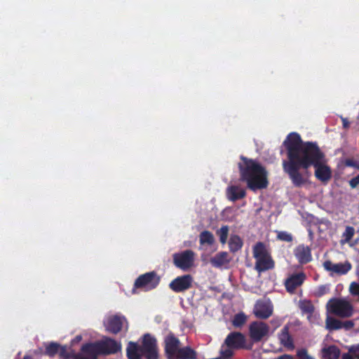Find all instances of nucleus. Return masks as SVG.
Here are the masks:
<instances>
[{
	"mask_svg": "<svg viewBox=\"0 0 359 359\" xmlns=\"http://www.w3.org/2000/svg\"><path fill=\"white\" fill-rule=\"evenodd\" d=\"M283 145L288 161H283V168L294 187H301L307 183L308 172L303 174L299 170H307L311 165L316 168L315 175L319 180L326 182L331 178V170L325 165V154L316 142H303L298 133H291L284 140Z\"/></svg>",
	"mask_w": 359,
	"mask_h": 359,
	"instance_id": "nucleus-1",
	"label": "nucleus"
},
{
	"mask_svg": "<svg viewBox=\"0 0 359 359\" xmlns=\"http://www.w3.org/2000/svg\"><path fill=\"white\" fill-rule=\"evenodd\" d=\"M243 163H238L240 181L245 182L247 187L256 191L267 188L269 185L268 172L256 161L241 156Z\"/></svg>",
	"mask_w": 359,
	"mask_h": 359,
	"instance_id": "nucleus-2",
	"label": "nucleus"
},
{
	"mask_svg": "<svg viewBox=\"0 0 359 359\" xmlns=\"http://www.w3.org/2000/svg\"><path fill=\"white\" fill-rule=\"evenodd\" d=\"M121 349V344L110 337L95 342L86 343L81 347V351L87 355V359H97L100 355L114 354Z\"/></svg>",
	"mask_w": 359,
	"mask_h": 359,
	"instance_id": "nucleus-3",
	"label": "nucleus"
},
{
	"mask_svg": "<svg viewBox=\"0 0 359 359\" xmlns=\"http://www.w3.org/2000/svg\"><path fill=\"white\" fill-rule=\"evenodd\" d=\"M252 254L256 260L255 269L257 272L261 273L274 268L275 263L264 243L257 242L253 246Z\"/></svg>",
	"mask_w": 359,
	"mask_h": 359,
	"instance_id": "nucleus-4",
	"label": "nucleus"
},
{
	"mask_svg": "<svg viewBox=\"0 0 359 359\" xmlns=\"http://www.w3.org/2000/svg\"><path fill=\"white\" fill-rule=\"evenodd\" d=\"M245 336L239 332H230L224 339L220 350L223 359H230L233 355V350L246 348Z\"/></svg>",
	"mask_w": 359,
	"mask_h": 359,
	"instance_id": "nucleus-5",
	"label": "nucleus"
},
{
	"mask_svg": "<svg viewBox=\"0 0 359 359\" xmlns=\"http://www.w3.org/2000/svg\"><path fill=\"white\" fill-rule=\"evenodd\" d=\"M327 309L333 315L340 318H349L353 314V306L344 299L332 298L327 303Z\"/></svg>",
	"mask_w": 359,
	"mask_h": 359,
	"instance_id": "nucleus-6",
	"label": "nucleus"
},
{
	"mask_svg": "<svg viewBox=\"0 0 359 359\" xmlns=\"http://www.w3.org/2000/svg\"><path fill=\"white\" fill-rule=\"evenodd\" d=\"M161 277L154 271L139 276L134 283L133 292L135 289L142 288L146 291L155 289L160 283Z\"/></svg>",
	"mask_w": 359,
	"mask_h": 359,
	"instance_id": "nucleus-7",
	"label": "nucleus"
},
{
	"mask_svg": "<svg viewBox=\"0 0 359 359\" xmlns=\"http://www.w3.org/2000/svg\"><path fill=\"white\" fill-rule=\"evenodd\" d=\"M194 252L191 250H186L173 255V263L176 267L186 271L194 266Z\"/></svg>",
	"mask_w": 359,
	"mask_h": 359,
	"instance_id": "nucleus-8",
	"label": "nucleus"
},
{
	"mask_svg": "<svg viewBox=\"0 0 359 359\" xmlns=\"http://www.w3.org/2000/svg\"><path fill=\"white\" fill-rule=\"evenodd\" d=\"M270 327L263 321H253L249 325V337L255 342H259L269 335Z\"/></svg>",
	"mask_w": 359,
	"mask_h": 359,
	"instance_id": "nucleus-9",
	"label": "nucleus"
},
{
	"mask_svg": "<svg viewBox=\"0 0 359 359\" xmlns=\"http://www.w3.org/2000/svg\"><path fill=\"white\" fill-rule=\"evenodd\" d=\"M141 349L146 359L158 358L156 339L150 334H144Z\"/></svg>",
	"mask_w": 359,
	"mask_h": 359,
	"instance_id": "nucleus-10",
	"label": "nucleus"
},
{
	"mask_svg": "<svg viewBox=\"0 0 359 359\" xmlns=\"http://www.w3.org/2000/svg\"><path fill=\"white\" fill-rule=\"evenodd\" d=\"M164 352L167 359H175L180 349V341L172 332H170L163 341Z\"/></svg>",
	"mask_w": 359,
	"mask_h": 359,
	"instance_id": "nucleus-11",
	"label": "nucleus"
},
{
	"mask_svg": "<svg viewBox=\"0 0 359 359\" xmlns=\"http://www.w3.org/2000/svg\"><path fill=\"white\" fill-rule=\"evenodd\" d=\"M193 278L190 274L177 276L169 283V287L176 293L184 292L192 286Z\"/></svg>",
	"mask_w": 359,
	"mask_h": 359,
	"instance_id": "nucleus-12",
	"label": "nucleus"
},
{
	"mask_svg": "<svg viewBox=\"0 0 359 359\" xmlns=\"http://www.w3.org/2000/svg\"><path fill=\"white\" fill-rule=\"evenodd\" d=\"M124 317H121L117 315L109 316L106 320L104 321V326L107 332L116 334L120 332L123 327Z\"/></svg>",
	"mask_w": 359,
	"mask_h": 359,
	"instance_id": "nucleus-13",
	"label": "nucleus"
},
{
	"mask_svg": "<svg viewBox=\"0 0 359 359\" xmlns=\"http://www.w3.org/2000/svg\"><path fill=\"white\" fill-rule=\"evenodd\" d=\"M306 275L303 272L294 273L289 276L285 281V287L290 294L295 293L297 287H300L306 280Z\"/></svg>",
	"mask_w": 359,
	"mask_h": 359,
	"instance_id": "nucleus-14",
	"label": "nucleus"
},
{
	"mask_svg": "<svg viewBox=\"0 0 359 359\" xmlns=\"http://www.w3.org/2000/svg\"><path fill=\"white\" fill-rule=\"evenodd\" d=\"M324 269L332 273L337 275L346 274L352 268L351 264L348 261L344 263L333 264L330 260H326L323 262Z\"/></svg>",
	"mask_w": 359,
	"mask_h": 359,
	"instance_id": "nucleus-15",
	"label": "nucleus"
},
{
	"mask_svg": "<svg viewBox=\"0 0 359 359\" xmlns=\"http://www.w3.org/2000/svg\"><path fill=\"white\" fill-rule=\"evenodd\" d=\"M294 255L301 264H306L312 260L311 248L304 244L299 245L295 248Z\"/></svg>",
	"mask_w": 359,
	"mask_h": 359,
	"instance_id": "nucleus-16",
	"label": "nucleus"
},
{
	"mask_svg": "<svg viewBox=\"0 0 359 359\" xmlns=\"http://www.w3.org/2000/svg\"><path fill=\"white\" fill-rule=\"evenodd\" d=\"M226 198L233 202L242 199L246 196L245 189L238 185L229 186L226 189Z\"/></svg>",
	"mask_w": 359,
	"mask_h": 359,
	"instance_id": "nucleus-17",
	"label": "nucleus"
},
{
	"mask_svg": "<svg viewBox=\"0 0 359 359\" xmlns=\"http://www.w3.org/2000/svg\"><path fill=\"white\" fill-rule=\"evenodd\" d=\"M273 313L272 307L266 302H258L254 309V313L256 317L260 319L269 318Z\"/></svg>",
	"mask_w": 359,
	"mask_h": 359,
	"instance_id": "nucleus-18",
	"label": "nucleus"
},
{
	"mask_svg": "<svg viewBox=\"0 0 359 359\" xmlns=\"http://www.w3.org/2000/svg\"><path fill=\"white\" fill-rule=\"evenodd\" d=\"M278 339L281 345L289 350L294 348L293 339L289 332V327L285 325L278 334Z\"/></svg>",
	"mask_w": 359,
	"mask_h": 359,
	"instance_id": "nucleus-19",
	"label": "nucleus"
},
{
	"mask_svg": "<svg viewBox=\"0 0 359 359\" xmlns=\"http://www.w3.org/2000/svg\"><path fill=\"white\" fill-rule=\"evenodd\" d=\"M60 358L62 359H87V355L80 350L79 353H74V351H68L67 346H60V351L57 353Z\"/></svg>",
	"mask_w": 359,
	"mask_h": 359,
	"instance_id": "nucleus-20",
	"label": "nucleus"
},
{
	"mask_svg": "<svg viewBox=\"0 0 359 359\" xmlns=\"http://www.w3.org/2000/svg\"><path fill=\"white\" fill-rule=\"evenodd\" d=\"M126 354L128 359H142L143 354L142 353L141 346L135 342L130 341L127 346Z\"/></svg>",
	"mask_w": 359,
	"mask_h": 359,
	"instance_id": "nucleus-21",
	"label": "nucleus"
},
{
	"mask_svg": "<svg viewBox=\"0 0 359 359\" xmlns=\"http://www.w3.org/2000/svg\"><path fill=\"white\" fill-rule=\"evenodd\" d=\"M230 262L229 254L226 252H220L210 259L211 264L217 268L222 267Z\"/></svg>",
	"mask_w": 359,
	"mask_h": 359,
	"instance_id": "nucleus-22",
	"label": "nucleus"
},
{
	"mask_svg": "<svg viewBox=\"0 0 359 359\" xmlns=\"http://www.w3.org/2000/svg\"><path fill=\"white\" fill-rule=\"evenodd\" d=\"M175 359H197V353L190 346L180 348Z\"/></svg>",
	"mask_w": 359,
	"mask_h": 359,
	"instance_id": "nucleus-23",
	"label": "nucleus"
},
{
	"mask_svg": "<svg viewBox=\"0 0 359 359\" xmlns=\"http://www.w3.org/2000/svg\"><path fill=\"white\" fill-rule=\"evenodd\" d=\"M340 355L339 348L331 345L323 349V359H339Z\"/></svg>",
	"mask_w": 359,
	"mask_h": 359,
	"instance_id": "nucleus-24",
	"label": "nucleus"
},
{
	"mask_svg": "<svg viewBox=\"0 0 359 359\" xmlns=\"http://www.w3.org/2000/svg\"><path fill=\"white\" fill-rule=\"evenodd\" d=\"M243 245L241 238L238 235H231L229 241V247L231 252L235 253L240 250Z\"/></svg>",
	"mask_w": 359,
	"mask_h": 359,
	"instance_id": "nucleus-25",
	"label": "nucleus"
},
{
	"mask_svg": "<svg viewBox=\"0 0 359 359\" xmlns=\"http://www.w3.org/2000/svg\"><path fill=\"white\" fill-rule=\"evenodd\" d=\"M43 345L45 347V351H43V354L50 358L54 357L60 351V344L59 343L51 341L44 343Z\"/></svg>",
	"mask_w": 359,
	"mask_h": 359,
	"instance_id": "nucleus-26",
	"label": "nucleus"
},
{
	"mask_svg": "<svg viewBox=\"0 0 359 359\" xmlns=\"http://www.w3.org/2000/svg\"><path fill=\"white\" fill-rule=\"evenodd\" d=\"M215 241V237L212 233L209 231L205 230L199 235V242L202 245L206 244L210 246L214 244Z\"/></svg>",
	"mask_w": 359,
	"mask_h": 359,
	"instance_id": "nucleus-27",
	"label": "nucleus"
},
{
	"mask_svg": "<svg viewBox=\"0 0 359 359\" xmlns=\"http://www.w3.org/2000/svg\"><path fill=\"white\" fill-rule=\"evenodd\" d=\"M355 229L351 226H346L345 231L342 233L341 243L345 244L348 243L353 238L355 235Z\"/></svg>",
	"mask_w": 359,
	"mask_h": 359,
	"instance_id": "nucleus-28",
	"label": "nucleus"
},
{
	"mask_svg": "<svg viewBox=\"0 0 359 359\" xmlns=\"http://www.w3.org/2000/svg\"><path fill=\"white\" fill-rule=\"evenodd\" d=\"M326 327L329 330H337L342 328V322L334 318H328L326 320Z\"/></svg>",
	"mask_w": 359,
	"mask_h": 359,
	"instance_id": "nucleus-29",
	"label": "nucleus"
},
{
	"mask_svg": "<svg viewBox=\"0 0 359 359\" xmlns=\"http://www.w3.org/2000/svg\"><path fill=\"white\" fill-rule=\"evenodd\" d=\"M299 307L302 311L304 313L311 315L314 312V306L312 302L309 300L300 301Z\"/></svg>",
	"mask_w": 359,
	"mask_h": 359,
	"instance_id": "nucleus-30",
	"label": "nucleus"
},
{
	"mask_svg": "<svg viewBox=\"0 0 359 359\" xmlns=\"http://www.w3.org/2000/svg\"><path fill=\"white\" fill-rule=\"evenodd\" d=\"M247 320V317L244 313L241 312L234 316L232 324L235 327H241Z\"/></svg>",
	"mask_w": 359,
	"mask_h": 359,
	"instance_id": "nucleus-31",
	"label": "nucleus"
},
{
	"mask_svg": "<svg viewBox=\"0 0 359 359\" xmlns=\"http://www.w3.org/2000/svg\"><path fill=\"white\" fill-rule=\"evenodd\" d=\"M229 226L227 225H224L216 231V233L219 236V241L222 244H225L226 243L229 236Z\"/></svg>",
	"mask_w": 359,
	"mask_h": 359,
	"instance_id": "nucleus-32",
	"label": "nucleus"
},
{
	"mask_svg": "<svg viewBox=\"0 0 359 359\" xmlns=\"http://www.w3.org/2000/svg\"><path fill=\"white\" fill-rule=\"evenodd\" d=\"M277 239L281 241L290 243L293 240V236L287 231H281L277 232Z\"/></svg>",
	"mask_w": 359,
	"mask_h": 359,
	"instance_id": "nucleus-33",
	"label": "nucleus"
},
{
	"mask_svg": "<svg viewBox=\"0 0 359 359\" xmlns=\"http://www.w3.org/2000/svg\"><path fill=\"white\" fill-rule=\"evenodd\" d=\"M349 292L353 296L359 297V283L352 282L349 286Z\"/></svg>",
	"mask_w": 359,
	"mask_h": 359,
	"instance_id": "nucleus-34",
	"label": "nucleus"
},
{
	"mask_svg": "<svg viewBox=\"0 0 359 359\" xmlns=\"http://www.w3.org/2000/svg\"><path fill=\"white\" fill-rule=\"evenodd\" d=\"M297 355L299 359H313V358L308 354L307 351L304 348L298 350L297 352Z\"/></svg>",
	"mask_w": 359,
	"mask_h": 359,
	"instance_id": "nucleus-35",
	"label": "nucleus"
},
{
	"mask_svg": "<svg viewBox=\"0 0 359 359\" xmlns=\"http://www.w3.org/2000/svg\"><path fill=\"white\" fill-rule=\"evenodd\" d=\"M348 351L350 353L353 354V355L359 359V344H353L348 348Z\"/></svg>",
	"mask_w": 359,
	"mask_h": 359,
	"instance_id": "nucleus-36",
	"label": "nucleus"
},
{
	"mask_svg": "<svg viewBox=\"0 0 359 359\" xmlns=\"http://www.w3.org/2000/svg\"><path fill=\"white\" fill-rule=\"evenodd\" d=\"M349 185L352 189H355L359 185V174L349 180Z\"/></svg>",
	"mask_w": 359,
	"mask_h": 359,
	"instance_id": "nucleus-37",
	"label": "nucleus"
},
{
	"mask_svg": "<svg viewBox=\"0 0 359 359\" xmlns=\"http://www.w3.org/2000/svg\"><path fill=\"white\" fill-rule=\"evenodd\" d=\"M354 326V323L352 320H346L342 322V327H345L346 330H349Z\"/></svg>",
	"mask_w": 359,
	"mask_h": 359,
	"instance_id": "nucleus-38",
	"label": "nucleus"
},
{
	"mask_svg": "<svg viewBox=\"0 0 359 359\" xmlns=\"http://www.w3.org/2000/svg\"><path fill=\"white\" fill-rule=\"evenodd\" d=\"M355 358H356L353 355V354H351L349 352L346 353H344L342 355V359H355Z\"/></svg>",
	"mask_w": 359,
	"mask_h": 359,
	"instance_id": "nucleus-39",
	"label": "nucleus"
},
{
	"mask_svg": "<svg viewBox=\"0 0 359 359\" xmlns=\"http://www.w3.org/2000/svg\"><path fill=\"white\" fill-rule=\"evenodd\" d=\"M276 359H294V357L289 354H283L279 355Z\"/></svg>",
	"mask_w": 359,
	"mask_h": 359,
	"instance_id": "nucleus-40",
	"label": "nucleus"
},
{
	"mask_svg": "<svg viewBox=\"0 0 359 359\" xmlns=\"http://www.w3.org/2000/svg\"><path fill=\"white\" fill-rule=\"evenodd\" d=\"M346 165L348 166H353V162L352 161H347Z\"/></svg>",
	"mask_w": 359,
	"mask_h": 359,
	"instance_id": "nucleus-41",
	"label": "nucleus"
},
{
	"mask_svg": "<svg viewBox=\"0 0 359 359\" xmlns=\"http://www.w3.org/2000/svg\"><path fill=\"white\" fill-rule=\"evenodd\" d=\"M22 359H33V358L29 355H25Z\"/></svg>",
	"mask_w": 359,
	"mask_h": 359,
	"instance_id": "nucleus-42",
	"label": "nucleus"
},
{
	"mask_svg": "<svg viewBox=\"0 0 359 359\" xmlns=\"http://www.w3.org/2000/svg\"><path fill=\"white\" fill-rule=\"evenodd\" d=\"M344 127H346V126H347V123H346L345 121H344Z\"/></svg>",
	"mask_w": 359,
	"mask_h": 359,
	"instance_id": "nucleus-43",
	"label": "nucleus"
},
{
	"mask_svg": "<svg viewBox=\"0 0 359 359\" xmlns=\"http://www.w3.org/2000/svg\"><path fill=\"white\" fill-rule=\"evenodd\" d=\"M81 339V337H78L77 339Z\"/></svg>",
	"mask_w": 359,
	"mask_h": 359,
	"instance_id": "nucleus-44",
	"label": "nucleus"
},
{
	"mask_svg": "<svg viewBox=\"0 0 359 359\" xmlns=\"http://www.w3.org/2000/svg\"><path fill=\"white\" fill-rule=\"evenodd\" d=\"M81 339V337H78L77 339Z\"/></svg>",
	"mask_w": 359,
	"mask_h": 359,
	"instance_id": "nucleus-45",
	"label": "nucleus"
},
{
	"mask_svg": "<svg viewBox=\"0 0 359 359\" xmlns=\"http://www.w3.org/2000/svg\"><path fill=\"white\" fill-rule=\"evenodd\" d=\"M358 253H359V250H358Z\"/></svg>",
	"mask_w": 359,
	"mask_h": 359,
	"instance_id": "nucleus-46",
	"label": "nucleus"
}]
</instances>
